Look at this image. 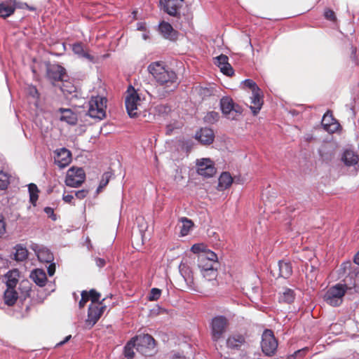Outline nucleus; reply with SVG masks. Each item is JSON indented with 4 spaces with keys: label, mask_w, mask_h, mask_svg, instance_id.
Returning <instances> with one entry per match:
<instances>
[{
    "label": "nucleus",
    "mask_w": 359,
    "mask_h": 359,
    "mask_svg": "<svg viewBox=\"0 0 359 359\" xmlns=\"http://www.w3.org/2000/svg\"><path fill=\"white\" fill-rule=\"evenodd\" d=\"M148 72L158 83V97H165L178 87L177 76L170 68L165 67L162 62H154L149 65Z\"/></svg>",
    "instance_id": "f257e3e1"
},
{
    "label": "nucleus",
    "mask_w": 359,
    "mask_h": 359,
    "mask_svg": "<svg viewBox=\"0 0 359 359\" xmlns=\"http://www.w3.org/2000/svg\"><path fill=\"white\" fill-rule=\"evenodd\" d=\"M107 100L102 96L92 97L88 102V114L93 118L102 120L106 116Z\"/></svg>",
    "instance_id": "f03ea898"
},
{
    "label": "nucleus",
    "mask_w": 359,
    "mask_h": 359,
    "mask_svg": "<svg viewBox=\"0 0 359 359\" xmlns=\"http://www.w3.org/2000/svg\"><path fill=\"white\" fill-rule=\"evenodd\" d=\"M220 108L224 116L229 120H237L243 113V108L228 96L220 100Z\"/></svg>",
    "instance_id": "7ed1b4c3"
},
{
    "label": "nucleus",
    "mask_w": 359,
    "mask_h": 359,
    "mask_svg": "<svg viewBox=\"0 0 359 359\" xmlns=\"http://www.w3.org/2000/svg\"><path fill=\"white\" fill-rule=\"evenodd\" d=\"M346 290L347 286L346 285L336 284L327 290L324 297L325 301L332 306L341 305Z\"/></svg>",
    "instance_id": "20e7f679"
},
{
    "label": "nucleus",
    "mask_w": 359,
    "mask_h": 359,
    "mask_svg": "<svg viewBox=\"0 0 359 359\" xmlns=\"http://www.w3.org/2000/svg\"><path fill=\"white\" fill-rule=\"evenodd\" d=\"M136 350L145 356H150L154 352L155 340L149 334L139 335L134 337Z\"/></svg>",
    "instance_id": "39448f33"
},
{
    "label": "nucleus",
    "mask_w": 359,
    "mask_h": 359,
    "mask_svg": "<svg viewBox=\"0 0 359 359\" xmlns=\"http://www.w3.org/2000/svg\"><path fill=\"white\" fill-rule=\"evenodd\" d=\"M140 104L141 99L140 95L134 88L130 86L125 100L126 108L130 117L135 118L140 113L139 110Z\"/></svg>",
    "instance_id": "423d86ee"
},
{
    "label": "nucleus",
    "mask_w": 359,
    "mask_h": 359,
    "mask_svg": "<svg viewBox=\"0 0 359 359\" xmlns=\"http://www.w3.org/2000/svg\"><path fill=\"white\" fill-rule=\"evenodd\" d=\"M228 325V320L224 316H217L212 319L210 331L212 339L215 341L222 338Z\"/></svg>",
    "instance_id": "0eeeda50"
},
{
    "label": "nucleus",
    "mask_w": 359,
    "mask_h": 359,
    "mask_svg": "<svg viewBox=\"0 0 359 359\" xmlns=\"http://www.w3.org/2000/svg\"><path fill=\"white\" fill-rule=\"evenodd\" d=\"M86 174L81 168H70L66 175L65 184L70 187H79L85 181Z\"/></svg>",
    "instance_id": "6e6552de"
},
{
    "label": "nucleus",
    "mask_w": 359,
    "mask_h": 359,
    "mask_svg": "<svg viewBox=\"0 0 359 359\" xmlns=\"http://www.w3.org/2000/svg\"><path fill=\"white\" fill-rule=\"evenodd\" d=\"M261 347L266 355H272L278 347V342L271 330H265L262 334Z\"/></svg>",
    "instance_id": "1a4fd4ad"
},
{
    "label": "nucleus",
    "mask_w": 359,
    "mask_h": 359,
    "mask_svg": "<svg viewBox=\"0 0 359 359\" xmlns=\"http://www.w3.org/2000/svg\"><path fill=\"white\" fill-rule=\"evenodd\" d=\"M197 172L205 177H211L216 172L213 162L210 158H202L196 163Z\"/></svg>",
    "instance_id": "9d476101"
},
{
    "label": "nucleus",
    "mask_w": 359,
    "mask_h": 359,
    "mask_svg": "<svg viewBox=\"0 0 359 359\" xmlns=\"http://www.w3.org/2000/svg\"><path fill=\"white\" fill-rule=\"evenodd\" d=\"M105 306H100V304H90L88 307V318L86 320V326L91 328L100 319Z\"/></svg>",
    "instance_id": "9b49d317"
},
{
    "label": "nucleus",
    "mask_w": 359,
    "mask_h": 359,
    "mask_svg": "<svg viewBox=\"0 0 359 359\" xmlns=\"http://www.w3.org/2000/svg\"><path fill=\"white\" fill-rule=\"evenodd\" d=\"M55 163L60 168L67 167L72 162V153L67 149L62 147L55 151Z\"/></svg>",
    "instance_id": "f8f14e48"
},
{
    "label": "nucleus",
    "mask_w": 359,
    "mask_h": 359,
    "mask_svg": "<svg viewBox=\"0 0 359 359\" xmlns=\"http://www.w3.org/2000/svg\"><path fill=\"white\" fill-rule=\"evenodd\" d=\"M67 76L65 69L60 65H52L47 69V77L53 83L63 81Z\"/></svg>",
    "instance_id": "ddd939ff"
},
{
    "label": "nucleus",
    "mask_w": 359,
    "mask_h": 359,
    "mask_svg": "<svg viewBox=\"0 0 359 359\" xmlns=\"http://www.w3.org/2000/svg\"><path fill=\"white\" fill-rule=\"evenodd\" d=\"M159 5L161 8L170 16L179 17V11L182 5L177 0H160Z\"/></svg>",
    "instance_id": "4468645a"
},
{
    "label": "nucleus",
    "mask_w": 359,
    "mask_h": 359,
    "mask_svg": "<svg viewBox=\"0 0 359 359\" xmlns=\"http://www.w3.org/2000/svg\"><path fill=\"white\" fill-rule=\"evenodd\" d=\"M321 125L325 130L333 133L338 130L340 124L333 117L332 112L327 111L323 116Z\"/></svg>",
    "instance_id": "2eb2a0df"
},
{
    "label": "nucleus",
    "mask_w": 359,
    "mask_h": 359,
    "mask_svg": "<svg viewBox=\"0 0 359 359\" xmlns=\"http://www.w3.org/2000/svg\"><path fill=\"white\" fill-rule=\"evenodd\" d=\"M31 249L34 251L40 262L49 263L53 261V255L48 248L36 243H32Z\"/></svg>",
    "instance_id": "dca6fc26"
},
{
    "label": "nucleus",
    "mask_w": 359,
    "mask_h": 359,
    "mask_svg": "<svg viewBox=\"0 0 359 359\" xmlns=\"http://www.w3.org/2000/svg\"><path fill=\"white\" fill-rule=\"evenodd\" d=\"M246 345L245 336L241 334H231L226 339V346L230 349L239 350Z\"/></svg>",
    "instance_id": "f3484780"
},
{
    "label": "nucleus",
    "mask_w": 359,
    "mask_h": 359,
    "mask_svg": "<svg viewBox=\"0 0 359 359\" xmlns=\"http://www.w3.org/2000/svg\"><path fill=\"white\" fill-rule=\"evenodd\" d=\"M215 64L224 74L229 76L234 74L233 69L229 63V57L226 55L222 54L215 57Z\"/></svg>",
    "instance_id": "a211bd4d"
},
{
    "label": "nucleus",
    "mask_w": 359,
    "mask_h": 359,
    "mask_svg": "<svg viewBox=\"0 0 359 359\" xmlns=\"http://www.w3.org/2000/svg\"><path fill=\"white\" fill-rule=\"evenodd\" d=\"M16 8L15 0H6L0 3V17L6 18L13 15Z\"/></svg>",
    "instance_id": "6ab92c4d"
},
{
    "label": "nucleus",
    "mask_w": 359,
    "mask_h": 359,
    "mask_svg": "<svg viewBox=\"0 0 359 359\" xmlns=\"http://www.w3.org/2000/svg\"><path fill=\"white\" fill-rule=\"evenodd\" d=\"M158 30L161 35L166 39L174 41L177 38V32L172 25L167 22H161L158 25Z\"/></svg>",
    "instance_id": "aec40b11"
},
{
    "label": "nucleus",
    "mask_w": 359,
    "mask_h": 359,
    "mask_svg": "<svg viewBox=\"0 0 359 359\" xmlns=\"http://www.w3.org/2000/svg\"><path fill=\"white\" fill-rule=\"evenodd\" d=\"M196 138L203 144H210L214 141L215 135L212 130L205 128L196 133Z\"/></svg>",
    "instance_id": "412c9836"
},
{
    "label": "nucleus",
    "mask_w": 359,
    "mask_h": 359,
    "mask_svg": "<svg viewBox=\"0 0 359 359\" xmlns=\"http://www.w3.org/2000/svg\"><path fill=\"white\" fill-rule=\"evenodd\" d=\"M59 111L61 114V116L60 118L61 121L66 122L72 126H75L76 124L78 121L77 115L72 109L60 108Z\"/></svg>",
    "instance_id": "4be33fe9"
},
{
    "label": "nucleus",
    "mask_w": 359,
    "mask_h": 359,
    "mask_svg": "<svg viewBox=\"0 0 359 359\" xmlns=\"http://www.w3.org/2000/svg\"><path fill=\"white\" fill-rule=\"evenodd\" d=\"M341 160L348 166H354L359 162L358 155L351 149H346L341 156Z\"/></svg>",
    "instance_id": "5701e85b"
},
{
    "label": "nucleus",
    "mask_w": 359,
    "mask_h": 359,
    "mask_svg": "<svg viewBox=\"0 0 359 359\" xmlns=\"http://www.w3.org/2000/svg\"><path fill=\"white\" fill-rule=\"evenodd\" d=\"M278 277L288 278L292 274V266L290 262L279 261L278 263Z\"/></svg>",
    "instance_id": "b1692460"
},
{
    "label": "nucleus",
    "mask_w": 359,
    "mask_h": 359,
    "mask_svg": "<svg viewBox=\"0 0 359 359\" xmlns=\"http://www.w3.org/2000/svg\"><path fill=\"white\" fill-rule=\"evenodd\" d=\"M31 279L39 286L43 287L46 285L47 277L43 269H36L32 271Z\"/></svg>",
    "instance_id": "393cba45"
},
{
    "label": "nucleus",
    "mask_w": 359,
    "mask_h": 359,
    "mask_svg": "<svg viewBox=\"0 0 359 359\" xmlns=\"http://www.w3.org/2000/svg\"><path fill=\"white\" fill-rule=\"evenodd\" d=\"M13 259L17 262H23L28 257V250L22 244H18L14 247Z\"/></svg>",
    "instance_id": "a878e982"
},
{
    "label": "nucleus",
    "mask_w": 359,
    "mask_h": 359,
    "mask_svg": "<svg viewBox=\"0 0 359 359\" xmlns=\"http://www.w3.org/2000/svg\"><path fill=\"white\" fill-rule=\"evenodd\" d=\"M250 99L251 103L253 104L252 106H250V109L252 113L255 115L261 109L263 103L261 95V90L252 93V95Z\"/></svg>",
    "instance_id": "bb28decb"
},
{
    "label": "nucleus",
    "mask_w": 359,
    "mask_h": 359,
    "mask_svg": "<svg viewBox=\"0 0 359 359\" xmlns=\"http://www.w3.org/2000/svg\"><path fill=\"white\" fill-rule=\"evenodd\" d=\"M18 298V294L15 288L7 287L4 294V302L8 306H13Z\"/></svg>",
    "instance_id": "cd10ccee"
},
{
    "label": "nucleus",
    "mask_w": 359,
    "mask_h": 359,
    "mask_svg": "<svg viewBox=\"0 0 359 359\" xmlns=\"http://www.w3.org/2000/svg\"><path fill=\"white\" fill-rule=\"evenodd\" d=\"M72 51L79 57L85 58L90 62L94 60V57L86 52L81 43H76L72 45Z\"/></svg>",
    "instance_id": "c85d7f7f"
},
{
    "label": "nucleus",
    "mask_w": 359,
    "mask_h": 359,
    "mask_svg": "<svg viewBox=\"0 0 359 359\" xmlns=\"http://www.w3.org/2000/svg\"><path fill=\"white\" fill-rule=\"evenodd\" d=\"M217 263L206 261V262H201L198 260V266L201 269V272L203 277H207V273H216V269L215 268V265Z\"/></svg>",
    "instance_id": "c756f323"
},
{
    "label": "nucleus",
    "mask_w": 359,
    "mask_h": 359,
    "mask_svg": "<svg viewBox=\"0 0 359 359\" xmlns=\"http://www.w3.org/2000/svg\"><path fill=\"white\" fill-rule=\"evenodd\" d=\"M179 270L187 284L193 283L192 272L186 264L181 263L179 266Z\"/></svg>",
    "instance_id": "7c9ffc66"
},
{
    "label": "nucleus",
    "mask_w": 359,
    "mask_h": 359,
    "mask_svg": "<svg viewBox=\"0 0 359 359\" xmlns=\"http://www.w3.org/2000/svg\"><path fill=\"white\" fill-rule=\"evenodd\" d=\"M233 182V178L228 172H223L219 178V187L222 189L229 188Z\"/></svg>",
    "instance_id": "2f4dec72"
},
{
    "label": "nucleus",
    "mask_w": 359,
    "mask_h": 359,
    "mask_svg": "<svg viewBox=\"0 0 359 359\" xmlns=\"http://www.w3.org/2000/svg\"><path fill=\"white\" fill-rule=\"evenodd\" d=\"M28 191L29 194V201L34 205H36V201L39 198V190L35 184L31 183L28 185Z\"/></svg>",
    "instance_id": "473e14b6"
},
{
    "label": "nucleus",
    "mask_w": 359,
    "mask_h": 359,
    "mask_svg": "<svg viewBox=\"0 0 359 359\" xmlns=\"http://www.w3.org/2000/svg\"><path fill=\"white\" fill-rule=\"evenodd\" d=\"M18 271H8L6 275V286L7 287H12L15 288L16 286V284L18 283Z\"/></svg>",
    "instance_id": "72a5a7b5"
},
{
    "label": "nucleus",
    "mask_w": 359,
    "mask_h": 359,
    "mask_svg": "<svg viewBox=\"0 0 359 359\" xmlns=\"http://www.w3.org/2000/svg\"><path fill=\"white\" fill-rule=\"evenodd\" d=\"M136 343L134 337L130 339L124 347V355L127 359H133L135 355L134 348H136Z\"/></svg>",
    "instance_id": "f704fd0d"
},
{
    "label": "nucleus",
    "mask_w": 359,
    "mask_h": 359,
    "mask_svg": "<svg viewBox=\"0 0 359 359\" xmlns=\"http://www.w3.org/2000/svg\"><path fill=\"white\" fill-rule=\"evenodd\" d=\"M294 299V292L292 289L285 288L284 292L280 295L279 302L290 304Z\"/></svg>",
    "instance_id": "c9c22d12"
},
{
    "label": "nucleus",
    "mask_w": 359,
    "mask_h": 359,
    "mask_svg": "<svg viewBox=\"0 0 359 359\" xmlns=\"http://www.w3.org/2000/svg\"><path fill=\"white\" fill-rule=\"evenodd\" d=\"M182 226H180V235L182 236H185L188 235L191 229L192 228L194 224L191 219H189L186 217H182L181 219Z\"/></svg>",
    "instance_id": "e433bc0d"
},
{
    "label": "nucleus",
    "mask_w": 359,
    "mask_h": 359,
    "mask_svg": "<svg viewBox=\"0 0 359 359\" xmlns=\"http://www.w3.org/2000/svg\"><path fill=\"white\" fill-rule=\"evenodd\" d=\"M198 260L201 262H206L210 261L212 262H217V255L210 250L205 251L203 254H200L198 256Z\"/></svg>",
    "instance_id": "4c0bfd02"
},
{
    "label": "nucleus",
    "mask_w": 359,
    "mask_h": 359,
    "mask_svg": "<svg viewBox=\"0 0 359 359\" xmlns=\"http://www.w3.org/2000/svg\"><path fill=\"white\" fill-rule=\"evenodd\" d=\"M61 82L62 85L60 86V89L65 94H72V93L76 92V88L71 82L67 81L65 79H64L63 81Z\"/></svg>",
    "instance_id": "58836bf2"
},
{
    "label": "nucleus",
    "mask_w": 359,
    "mask_h": 359,
    "mask_svg": "<svg viewBox=\"0 0 359 359\" xmlns=\"http://www.w3.org/2000/svg\"><path fill=\"white\" fill-rule=\"evenodd\" d=\"M9 183L10 176L7 173L0 171V189L2 190L6 189Z\"/></svg>",
    "instance_id": "ea45409f"
},
{
    "label": "nucleus",
    "mask_w": 359,
    "mask_h": 359,
    "mask_svg": "<svg viewBox=\"0 0 359 359\" xmlns=\"http://www.w3.org/2000/svg\"><path fill=\"white\" fill-rule=\"evenodd\" d=\"M219 118V114L217 111H210L204 117L205 122L209 123H214L217 122Z\"/></svg>",
    "instance_id": "a19ab883"
},
{
    "label": "nucleus",
    "mask_w": 359,
    "mask_h": 359,
    "mask_svg": "<svg viewBox=\"0 0 359 359\" xmlns=\"http://www.w3.org/2000/svg\"><path fill=\"white\" fill-rule=\"evenodd\" d=\"M243 86L248 88L252 90V93L255 92L260 91V88L258 87L257 83L252 79H245L243 81Z\"/></svg>",
    "instance_id": "79ce46f5"
},
{
    "label": "nucleus",
    "mask_w": 359,
    "mask_h": 359,
    "mask_svg": "<svg viewBox=\"0 0 359 359\" xmlns=\"http://www.w3.org/2000/svg\"><path fill=\"white\" fill-rule=\"evenodd\" d=\"M88 295L91 300V304L100 305L101 303H98L100 296V293L97 292L95 290H90V292H88Z\"/></svg>",
    "instance_id": "37998d69"
},
{
    "label": "nucleus",
    "mask_w": 359,
    "mask_h": 359,
    "mask_svg": "<svg viewBox=\"0 0 359 359\" xmlns=\"http://www.w3.org/2000/svg\"><path fill=\"white\" fill-rule=\"evenodd\" d=\"M161 294V290L154 287L151 290L148 299L149 301H156L160 298Z\"/></svg>",
    "instance_id": "c03bdc74"
},
{
    "label": "nucleus",
    "mask_w": 359,
    "mask_h": 359,
    "mask_svg": "<svg viewBox=\"0 0 359 359\" xmlns=\"http://www.w3.org/2000/svg\"><path fill=\"white\" fill-rule=\"evenodd\" d=\"M109 177H110V175H109V172H105L103 174L102 179L100 180V185L97 189V193L100 192L108 184Z\"/></svg>",
    "instance_id": "a18cd8bd"
},
{
    "label": "nucleus",
    "mask_w": 359,
    "mask_h": 359,
    "mask_svg": "<svg viewBox=\"0 0 359 359\" xmlns=\"http://www.w3.org/2000/svg\"><path fill=\"white\" fill-rule=\"evenodd\" d=\"M171 110L170 107L167 104H158L155 107V111L158 114H168Z\"/></svg>",
    "instance_id": "49530a36"
},
{
    "label": "nucleus",
    "mask_w": 359,
    "mask_h": 359,
    "mask_svg": "<svg viewBox=\"0 0 359 359\" xmlns=\"http://www.w3.org/2000/svg\"><path fill=\"white\" fill-rule=\"evenodd\" d=\"M81 300L79 302V306L80 308H83L86 305V302L88 300H90V299H89L88 295V292L86 291V290H83L81 292Z\"/></svg>",
    "instance_id": "de8ad7c7"
},
{
    "label": "nucleus",
    "mask_w": 359,
    "mask_h": 359,
    "mask_svg": "<svg viewBox=\"0 0 359 359\" xmlns=\"http://www.w3.org/2000/svg\"><path fill=\"white\" fill-rule=\"evenodd\" d=\"M199 93L203 97H209L213 94V89L212 88H201Z\"/></svg>",
    "instance_id": "09e8293b"
},
{
    "label": "nucleus",
    "mask_w": 359,
    "mask_h": 359,
    "mask_svg": "<svg viewBox=\"0 0 359 359\" xmlns=\"http://www.w3.org/2000/svg\"><path fill=\"white\" fill-rule=\"evenodd\" d=\"M191 250L194 253L203 254V252H205V246L203 244L201 243L194 244L191 247Z\"/></svg>",
    "instance_id": "8fccbe9b"
},
{
    "label": "nucleus",
    "mask_w": 359,
    "mask_h": 359,
    "mask_svg": "<svg viewBox=\"0 0 359 359\" xmlns=\"http://www.w3.org/2000/svg\"><path fill=\"white\" fill-rule=\"evenodd\" d=\"M324 17L330 21H335L336 20V16L334 14V12L332 10L330 9H326L324 12Z\"/></svg>",
    "instance_id": "3c124183"
},
{
    "label": "nucleus",
    "mask_w": 359,
    "mask_h": 359,
    "mask_svg": "<svg viewBox=\"0 0 359 359\" xmlns=\"http://www.w3.org/2000/svg\"><path fill=\"white\" fill-rule=\"evenodd\" d=\"M88 191L86 189H81L77 191H75L74 196L79 199H83L87 196Z\"/></svg>",
    "instance_id": "603ef678"
},
{
    "label": "nucleus",
    "mask_w": 359,
    "mask_h": 359,
    "mask_svg": "<svg viewBox=\"0 0 359 359\" xmlns=\"http://www.w3.org/2000/svg\"><path fill=\"white\" fill-rule=\"evenodd\" d=\"M6 231V225L4 221L3 216L0 215V236Z\"/></svg>",
    "instance_id": "864d4df0"
},
{
    "label": "nucleus",
    "mask_w": 359,
    "mask_h": 359,
    "mask_svg": "<svg viewBox=\"0 0 359 359\" xmlns=\"http://www.w3.org/2000/svg\"><path fill=\"white\" fill-rule=\"evenodd\" d=\"M62 199L65 203H72V200L74 199V196L72 194H65V193L62 195Z\"/></svg>",
    "instance_id": "5fc2aeb1"
},
{
    "label": "nucleus",
    "mask_w": 359,
    "mask_h": 359,
    "mask_svg": "<svg viewBox=\"0 0 359 359\" xmlns=\"http://www.w3.org/2000/svg\"><path fill=\"white\" fill-rule=\"evenodd\" d=\"M48 273L50 276H52L54 275L55 272V263H50L47 269Z\"/></svg>",
    "instance_id": "6e6d98bb"
},
{
    "label": "nucleus",
    "mask_w": 359,
    "mask_h": 359,
    "mask_svg": "<svg viewBox=\"0 0 359 359\" xmlns=\"http://www.w3.org/2000/svg\"><path fill=\"white\" fill-rule=\"evenodd\" d=\"M95 261L96 265L99 268L103 267L105 265V263H106V262H105V260L104 259L100 258V257L95 258Z\"/></svg>",
    "instance_id": "4d7b16f0"
},
{
    "label": "nucleus",
    "mask_w": 359,
    "mask_h": 359,
    "mask_svg": "<svg viewBox=\"0 0 359 359\" xmlns=\"http://www.w3.org/2000/svg\"><path fill=\"white\" fill-rule=\"evenodd\" d=\"M351 57L355 64H358V60L356 58V48H355L352 47V52H351Z\"/></svg>",
    "instance_id": "13d9d810"
},
{
    "label": "nucleus",
    "mask_w": 359,
    "mask_h": 359,
    "mask_svg": "<svg viewBox=\"0 0 359 359\" xmlns=\"http://www.w3.org/2000/svg\"><path fill=\"white\" fill-rule=\"evenodd\" d=\"M44 212H45L46 214H48V215H50H50H52L53 216V219H54V220L55 219V215H54V213H53V208H50V207H46V208H45V209H44Z\"/></svg>",
    "instance_id": "bf43d9fd"
},
{
    "label": "nucleus",
    "mask_w": 359,
    "mask_h": 359,
    "mask_svg": "<svg viewBox=\"0 0 359 359\" xmlns=\"http://www.w3.org/2000/svg\"><path fill=\"white\" fill-rule=\"evenodd\" d=\"M72 336L71 335H68L67 336L64 340L60 341L59 343H57L56 344V346H62L63 344H65V343H67L70 339H71Z\"/></svg>",
    "instance_id": "052dcab7"
},
{
    "label": "nucleus",
    "mask_w": 359,
    "mask_h": 359,
    "mask_svg": "<svg viewBox=\"0 0 359 359\" xmlns=\"http://www.w3.org/2000/svg\"><path fill=\"white\" fill-rule=\"evenodd\" d=\"M145 29H146L145 25L143 22H138L137 24V30L144 31V30H145Z\"/></svg>",
    "instance_id": "680f3d73"
},
{
    "label": "nucleus",
    "mask_w": 359,
    "mask_h": 359,
    "mask_svg": "<svg viewBox=\"0 0 359 359\" xmlns=\"http://www.w3.org/2000/svg\"><path fill=\"white\" fill-rule=\"evenodd\" d=\"M29 93H30L33 97H36V96H37V95H38V92H37L36 88L35 87H32V88H31Z\"/></svg>",
    "instance_id": "e2e57ef3"
},
{
    "label": "nucleus",
    "mask_w": 359,
    "mask_h": 359,
    "mask_svg": "<svg viewBox=\"0 0 359 359\" xmlns=\"http://www.w3.org/2000/svg\"><path fill=\"white\" fill-rule=\"evenodd\" d=\"M217 276V273H207V277H205V278H207L208 280H211L212 279H214Z\"/></svg>",
    "instance_id": "0e129e2a"
},
{
    "label": "nucleus",
    "mask_w": 359,
    "mask_h": 359,
    "mask_svg": "<svg viewBox=\"0 0 359 359\" xmlns=\"http://www.w3.org/2000/svg\"><path fill=\"white\" fill-rule=\"evenodd\" d=\"M354 262L359 265V252L354 257Z\"/></svg>",
    "instance_id": "69168bd1"
},
{
    "label": "nucleus",
    "mask_w": 359,
    "mask_h": 359,
    "mask_svg": "<svg viewBox=\"0 0 359 359\" xmlns=\"http://www.w3.org/2000/svg\"><path fill=\"white\" fill-rule=\"evenodd\" d=\"M172 359H184L183 357H181L179 354H175Z\"/></svg>",
    "instance_id": "338daca9"
},
{
    "label": "nucleus",
    "mask_w": 359,
    "mask_h": 359,
    "mask_svg": "<svg viewBox=\"0 0 359 359\" xmlns=\"http://www.w3.org/2000/svg\"><path fill=\"white\" fill-rule=\"evenodd\" d=\"M142 37H143V39H144V40H146V39L148 38V36H147V35L146 34H144L142 35Z\"/></svg>",
    "instance_id": "774afa93"
}]
</instances>
